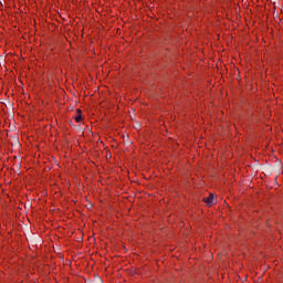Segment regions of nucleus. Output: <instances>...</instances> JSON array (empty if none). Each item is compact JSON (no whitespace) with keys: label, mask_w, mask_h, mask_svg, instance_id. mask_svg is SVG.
Returning <instances> with one entry per match:
<instances>
[{"label":"nucleus","mask_w":283,"mask_h":283,"mask_svg":"<svg viewBox=\"0 0 283 283\" xmlns=\"http://www.w3.org/2000/svg\"><path fill=\"white\" fill-rule=\"evenodd\" d=\"M203 202H206L208 207H213V205L216 203L213 193H210L207 198H203Z\"/></svg>","instance_id":"1"},{"label":"nucleus","mask_w":283,"mask_h":283,"mask_svg":"<svg viewBox=\"0 0 283 283\" xmlns=\"http://www.w3.org/2000/svg\"><path fill=\"white\" fill-rule=\"evenodd\" d=\"M77 114H80V115H77L75 117V120H76V123H81L83 120V116H81V109H77Z\"/></svg>","instance_id":"2"}]
</instances>
